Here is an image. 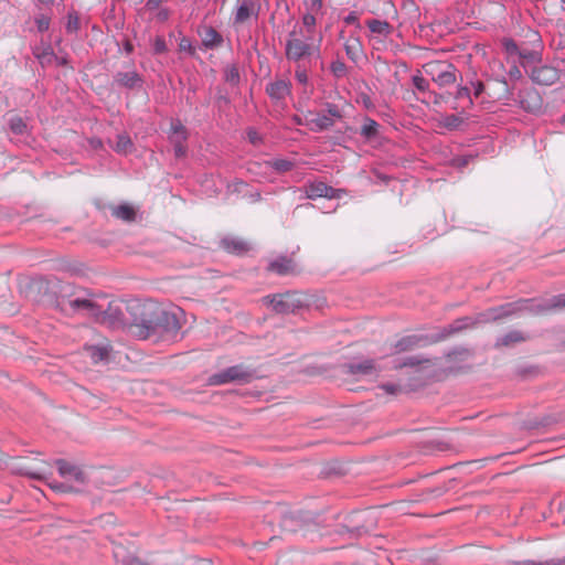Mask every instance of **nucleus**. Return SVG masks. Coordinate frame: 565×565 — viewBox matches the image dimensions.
I'll use <instances>...</instances> for the list:
<instances>
[{
	"mask_svg": "<svg viewBox=\"0 0 565 565\" xmlns=\"http://www.w3.org/2000/svg\"><path fill=\"white\" fill-rule=\"evenodd\" d=\"M563 309H565V294H559L548 299H520L514 302H507L489 308L475 318H459L445 327L440 333L433 337L435 342H438L475 324L495 321L518 315L519 312L527 311L534 315H543Z\"/></svg>",
	"mask_w": 565,
	"mask_h": 565,
	"instance_id": "nucleus-1",
	"label": "nucleus"
},
{
	"mask_svg": "<svg viewBox=\"0 0 565 565\" xmlns=\"http://www.w3.org/2000/svg\"><path fill=\"white\" fill-rule=\"evenodd\" d=\"M321 36L305 34L303 29L294 26L285 43V56L292 64H317L321 58Z\"/></svg>",
	"mask_w": 565,
	"mask_h": 565,
	"instance_id": "nucleus-2",
	"label": "nucleus"
},
{
	"mask_svg": "<svg viewBox=\"0 0 565 565\" xmlns=\"http://www.w3.org/2000/svg\"><path fill=\"white\" fill-rule=\"evenodd\" d=\"M182 316L183 311L180 308L157 310L150 317H142L139 322L135 323L136 334L140 339H148L152 335L174 339L181 329Z\"/></svg>",
	"mask_w": 565,
	"mask_h": 565,
	"instance_id": "nucleus-3",
	"label": "nucleus"
},
{
	"mask_svg": "<svg viewBox=\"0 0 565 565\" xmlns=\"http://www.w3.org/2000/svg\"><path fill=\"white\" fill-rule=\"evenodd\" d=\"M60 476L63 478L62 482H51L50 487L57 492H82L87 486L86 473L75 465H72L63 459L55 461Z\"/></svg>",
	"mask_w": 565,
	"mask_h": 565,
	"instance_id": "nucleus-4",
	"label": "nucleus"
},
{
	"mask_svg": "<svg viewBox=\"0 0 565 565\" xmlns=\"http://www.w3.org/2000/svg\"><path fill=\"white\" fill-rule=\"evenodd\" d=\"M265 299L277 313H294L309 305L307 296L298 291H287Z\"/></svg>",
	"mask_w": 565,
	"mask_h": 565,
	"instance_id": "nucleus-5",
	"label": "nucleus"
},
{
	"mask_svg": "<svg viewBox=\"0 0 565 565\" xmlns=\"http://www.w3.org/2000/svg\"><path fill=\"white\" fill-rule=\"evenodd\" d=\"M426 75L439 87L449 86L457 81V67L443 61H430L423 66Z\"/></svg>",
	"mask_w": 565,
	"mask_h": 565,
	"instance_id": "nucleus-6",
	"label": "nucleus"
},
{
	"mask_svg": "<svg viewBox=\"0 0 565 565\" xmlns=\"http://www.w3.org/2000/svg\"><path fill=\"white\" fill-rule=\"evenodd\" d=\"M189 131L180 119H171L170 129L168 131V140L173 146L174 157L177 159L184 158L188 153L186 141Z\"/></svg>",
	"mask_w": 565,
	"mask_h": 565,
	"instance_id": "nucleus-7",
	"label": "nucleus"
},
{
	"mask_svg": "<svg viewBox=\"0 0 565 565\" xmlns=\"http://www.w3.org/2000/svg\"><path fill=\"white\" fill-rule=\"evenodd\" d=\"M265 92L275 105H286L287 97L291 96L292 84L289 79L276 78L269 82Z\"/></svg>",
	"mask_w": 565,
	"mask_h": 565,
	"instance_id": "nucleus-8",
	"label": "nucleus"
},
{
	"mask_svg": "<svg viewBox=\"0 0 565 565\" xmlns=\"http://www.w3.org/2000/svg\"><path fill=\"white\" fill-rule=\"evenodd\" d=\"M250 376V372L245 370L243 366L233 365L211 375L209 383L212 385H222L234 381L246 382Z\"/></svg>",
	"mask_w": 565,
	"mask_h": 565,
	"instance_id": "nucleus-9",
	"label": "nucleus"
},
{
	"mask_svg": "<svg viewBox=\"0 0 565 565\" xmlns=\"http://www.w3.org/2000/svg\"><path fill=\"white\" fill-rule=\"evenodd\" d=\"M305 194L310 200H316L318 198H327V199H340L341 193L343 192L340 189H334L322 181H312L308 182L303 186Z\"/></svg>",
	"mask_w": 565,
	"mask_h": 565,
	"instance_id": "nucleus-10",
	"label": "nucleus"
},
{
	"mask_svg": "<svg viewBox=\"0 0 565 565\" xmlns=\"http://www.w3.org/2000/svg\"><path fill=\"white\" fill-rule=\"evenodd\" d=\"M435 343L434 337L428 334H408L395 342L393 350L395 353H402L416 348L426 347Z\"/></svg>",
	"mask_w": 565,
	"mask_h": 565,
	"instance_id": "nucleus-11",
	"label": "nucleus"
},
{
	"mask_svg": "<svg viewBox=\"0 0 565 565\" xmlns=\"http://www.w3.org/2000/svg\"><path fill=\"white\" fill-rule=\"evenodd\" d=\"M530 78L537 85L551 86L559 79V70L552 65L534 66Z\"/></svg>",
	"mask_w": 565,
	"mask_h": 565,
	"instance_id": "nucleus-12",
	"label": "nucleus"
},
{
	"mask_svg": "<svg viewBox=\"0 0 565 565\" xmlns=\"http://www.w3.org/2000/svg\"><path fill=\"white\" fill-rule=\"evenodd\" d=\"M239 4L236 8V12L234 14V23L242 24L250 18L257 19L262 4L260 0H238Z\"/></svg>",
	"mask_w": 565,
	"mask_h": 565,
	"instance_id": "nucleus-13",
	"label": "nucleus"
},
{
	"mask_svg": "<svg viewBox=\"0 0 565 565\" xmlns=\"http://www.w3.org/2000/svg\"><path fill=\"white\" fill-rule=\"evenodd\" d=\"M306 126L313 132H322L331 129L334 125L333 119L323 111L317 114L308 111L306 115Z\"/></svg>",
	"mask_w": 565,
	"mask_h": 565,
	"instance_id": "nucleus-14",
	"label": "nucleus"
},
{
	"mask_svg": "<svg viewBox=\"0 0 565 565\" xmlns=\"http://www.w3.org/2000/svg\"><path fill=\"white\" fill-rule=\"evenodd\" d=\"M114 78L119 86L127 89L141 88L143 85V78L136 71L118 72Z\"/></svg>",
	"mask_w": 565,
	"mask_h": 565,
	"instance_id": "nucleus-15",
	"label": "nucleus"
},
{
	"mask_svg": "<svg viewBox=\"0 0 565 565\" xmlns=\"http://www.w3.org/2000/svg\"><path fill=\"white\" fill-rule=\"evenodd\" d=\"M347 372L351 375H372L376 372L374 360L365 359L345 364Z\"/></svg>",
	"mask_w": 565,
	"mask_h": 565,
	"instance_id": "nucleus-16",
	"label": "nucleus"
},
{
	"mask_svg": "<svg viewBox=\"0 0 565 565\" xmlns=\"http://www.w3.org/2000/svg\"><path fill=\"white\" fill-rule=\"evenodd\" d=\"M202 46L205 50H214L220 47L223 42V35L216 31L213 26H206L200 32Z\"/></svg>",
	"mask_w": 565,
	"mask_h": 565,
	"instance_id": "nucleus-17",
	"label": "nucleus"
},
{
	"mask_svg": "<svg viewBox=\"0 0 565 565\" xmlns=\"http://www.w3.org/2000/svg\"><path fill=\"white\" fill-rule=\"evenodd\" d=\"M455 105L452 106L454 109L458 108H468L473 105V98L471 95V89L468 86H458L457 90L454 95Z\"/></svg>",
	"mask_w": 565,
	"mask_h": 565,
	"instance_id": "nucleus-18",
	"label": "nucleus"
},
{
	"mask_svg": "<svg viewBox=\"0 0 565 565\" xmlns=\"http://www.w3.org/2000/svg\"><path fill=\"white\" fill-rule=\"evenodd\" d=\"M356 520H365L369 521L367 524L356 525L350 529V532L361 535L363 533H367L375 525V516L373 515V511L366 510L363 512L355 513Z\"/></svg>",
	"mask_w": 565,
	"mask_h": 565,
	"instance_id": "nucleus-19",
	"label": "nucleus"
},
{
	"mask_svg": "<svg viewBox=\"0 0 565 565\" xmlns=\"http://www.w3.org/2000/svg\"><path fill=\"white\" fill-rule=\"evenodd\" d=\"M221 247L232 254L239 255L248 249L247 244L236 237H224L220 243Z\"/></svg>",
	"mask_w": 565,
	"mask_h": 565,
	"instance_id": "nucleus-20",
	"label": "nucleus"
},
{
	"mask_svg": "<svg viewBox=\"0 0 565 565\" xmlns=\"http://www.w3.org/2000/svg\"><path fill=\"white\" fill-rule=\"evenodd\" d=\"M294 269L292 260L286 256H279L271 260L268 265V270L278 275H286Z\"/></svg>",
	"mask_w": 565,
	"mask_h": 565,
	"instance_id": "nucleus-21",
	"label": "nucleus"
},
{
	"mask_svg": "<svg viewBox=\"0 0 565 565\" xmlns=\"http://www.w3.org/2000/svg\"><path fill=\"white\" fill-rule=\"evenodd\" d=\"M379 129H380V125L377 121H375L371 117H364L363 125L361 126V129H360V135L365 140H373L379 137Z\"/></svg>",
	"mask_w": 565,
	"mask_h": 565,
	"instance_id": "nucleus-22",
	"label": "nucleus"
},
{
	"mask_svg": "<svg viewBox=\"0 0 565 565\" xmlns=\"http://www.w3.org/2000/svg\"><path fill=\"white\" fill-rule=\"evenodd\" d=\"M113 216L125 222H132L136 218V210L128 203L119 204L111 210Z\"/></svg>",
	"mask_w": 565,
	"mask_h": 565,
	"instance_id": "nucleus-23",
	"label": "nucleus"
},
{
	"mask_svg": "<svg viewBox=\"0 0 565 565\" xmlns=\"http://www.w3.org/2000/svg\"><path fill=\"white\" fill-rule=\"evenodd\" d=\"M369 30L379 35L388 36L392 33V25L384 20L370 19L366 21Z\"/></svg>",
	"mask_w": 565,
	"mask_h": 565,
	"instance_id": "nucleus-24",
	"label": "nucleus"
},
{
	"mask_svg": "<svg viewBox=\"0 0 565 565\" xmlns=\"http://www.w3.org/2000/svg\"><path fill=\"white\" fill-rule=\"evenodd\" d=\"M344 51L347 56L354 63H356L362 55V44L358 38L348 40L344 43Z\"/></svg>",
	"mask_w": 565,
	"mask_h": 565,
	"instance_id": "nucleus-25",
	"label": "nucleus"
},
{
	"mask_svg": "<svg viewBox=\"0 0 565 565\" xmlns=\"http://www.w3.org/2000/svg\"><path fill=\"white\" fill-rule=\"evenodd\" d=\"M113 149L119 154H128L134 149L131 138L127 134H119Z\"/></svg>",
	"mask_w": 565,
	"mask_h": 565,
	"instance_id": "nucleus-26",
	"label": "nucleus"
},
{
	"mask_svg": "<svg viewBox=\"0 0 565 565\" xmlns=\"http://www.w3.org/2000/svg\"><path fill=\"white\" fill-rule=\"evenodd\" d=\"M71 307L75 310L84 309L89 311L92 315L97 316L100 310L99 308L89 299L85 298H76L71 301Z\"/></svg>",
	"mask_w": 565,
	"mask_h": 565,
	"instance_id": "nucleus-27",
	"label": "nucleus"
},
{
	"mask_svg": "<svg viewBox=\"0 0 565 565\" xmlns=\"http://www.w3.org/2000/svg\"><path fill=\"white\" fill-rule=\"evenodd\" d=\"M523 340H524V335L522 334V332H520L518 330H512V331L503 334L502 337L498 338L495 344L498 347H500V345L508 347L513 343L521 342Z\"/></svg>",
	"mask_w": 565,
	"mask_h": 565,
	"instance_id": "nucleus-28",
	"label": "nucleus"
},
{
	"mask_svg": "<svg viewBox=\"0 0 565 565\" xmlns=\"http://www.w3.org/2000/svg\"><path fill=\"white\" fill-rule=\"evenodd\" d=\"M316 64H295V78L301 85H307L309 82V72Z\"/></svg>",
	"mask_w": 565,
	"mask_h": 565,
	"instance_id": "nucleus-29",
	"label": "nucleus"
},
{
	"mask_svg": "<svg viewBox=\"0 0 565 565\" xmlns=\"http://www.w3.org/2000/svg\"><path fill=\"white\" fill-rule=\"evenodd\" d=\"M79 28H81L79 15L75 10H71L67 13V22L65 24L66 33L75 34L79 31Z\"/></svg>",
	"mask_w": 565,
	"mask_h": 565,
	"instance_id": "nucleus-30",
	"label": "nucleus"
},
{
	"mask_svg": "<svg viewBox=\"0 0 565 565\" xmlns=\"http://www.w3.org/2000/svg\"><path fill=\"white\" fill-rule=\"evenodd\" d=\"M90 358L95 363L104 361L109 355L108 345H92L89 347Z\"/></svg>",
	"mask_w": 565,
	"mask_h": 565,
	"instance_id": "nucleus-31",
	"label": "nucleus"
},
{
	"mask_svg": "<svg viewBox=\"0 0 565 565\" xmlns=\"http://www.w3.org/2000/svg\"><path fill=\"white\" fill-rule=\"evenodd\" d=\"M501 45L504 52L509 56H520L523 57L524 55L521 53L516 42L511 38H503L501 40Z\"/></svg>",
	"mask_w": 565,
	"mask_h": 565,
	"instance_id": "nucleus-32",
	"label": "nucleus"
},
{
	"mask_svg": "<svg viewBox=\"0 0 565 565\" xmlns=\"http://www.w3.org/2000/svg\"><path fill=\"white\" fill-rule=\"evenodd\" d=\"M301 21H302V26H300V28L303 29L305 34L316 35V25H317L316 14L306 12L302 15Z\"/></svg>",
	"mask_w": 565,
	"mask_h": 565,
	"instance_id": "nucleus-33",
	"label": "nucleus"
},
{
	"mask_svg": "<svg viewBox=\"0 0 565 565\" xmlns=\"http://www.w3.org/2000/svg\"><path fill=\"white\" fill-rule=\"evenodd\" d=\"M224 79L233 86H237L239 84L241 75L238 67L235 64L230 65L225 68Z\"/></svg>",
	"mask_w": 565,
	"mask_h": 565,
	"instance_id": "nucleus-34",
	"label": "nucleus"
},
{
	"mask_svg": "<svg viewBox=\"0 0 565 565\" xmlns=\"http://www.w3.org/2000/svg\"><path fill=\"white\" fill-rule=\"evenodd\" d=\"M322 111L333 119V125L343 118L342 109L333 103H326Z\"/></svg>",
	"mask_w": 565,
	"mask_h": 565,
	"instance_id": "nucleus-35",
	"label": "nucleus"
},
{
	"mask_svg": "<svg viewBox=\"0 0 565 565\" xmlns=\"http://www.w3.org/2000/svg\"><path fill=\"white\" fill-rule=\"evenodd\" d=\"M10 130L15 135H23L26 130V124L19 116H13L9 119Z\"/></svg>",
	"mask_w": 565,
	"mask_h": 565,
	"instance_id": "nucleus-36",
	"label": "nucleus"
},
{
	"mask_svg": "<svg viewBox=\"0 0 565 565\" xmlns=\"http://www.w3.org/2000/svg\"><path fill=\"white\" fill-rule=\"evenodd\" d=\"M330 72L334 77L342 78L347 75L348 68L345 63L338 58L331 62Z\"/></svg>",
	"mask_w": 565,
	"mask_h": 565,
	"instance_id": "nucleus-37",
	"label": "nucleus"
},
{
	"mask_svg": "<svg viewBox=\"0 0 565 565\" xmlns=\"http://www.w3.org/2000/svg\"><path fill=\"white\" fill-rule=\"evenodd\" d=\"M270 167L277 172H288L294 168V162L287 159H274L269 162Z\"/></svg>",
	"mask_w": 565,
	"mask_h": 565,
	"instance_id": "nucleus-38",
	"label": "nucleus"
},
{
	"mask_svg": "<svg viewBox=\"0 0 565 565\" xmlns=\"http://www.w3.org/2000/svg\"><path fill=\"white\" fill-rule=\"evenodd\" d=\"M412 83L418 92L423 94L429 93V82L426 78H424L420 74L413 75Z\"/></svg>",
	"mask_w": 565,
	"mask_h": 565,
	"instance_id": "nucleus-39",
	"label": "nucleus"
},
{
	"mask_svg": "<svg viewBox=\"0 0 565 565\" xmlns=\"http://www.w3.org/2000/svg\"><path fill=\"white\" fill-rule=\"evenodd\" d=\"M462 124V118L457 115H447L443 118V126L449 130H455Z\"/></svg>",
	"mask_w": 565,
	"mask_h": 565,
	"instance_id": "nucleus-40",
	"label": "nucleus"
},
{
	"mask_svg": "<svg viewBox=\"0 0 565 565\" xmlns=\"http://www.w3.org/2000/svg\"><path fill=\"white\" fill-rule=\"evenodd\" d=\"M475 157L476 156L472 153L455 156L451 158L450 164L452 167L461 169V168L466 167L470 161H472L475 159Z\"/></svg>",
	"mask_w": 565,
	"mask_h": 565,
	"instance_id": "nucleus-41",
	"label": "nucleus"
},
{
	"mask_svg": "<svg viewBox=\"0 0 565 565\" xmlns=\"http://www.w3.org/2000/svg\"><path fill=\"white\" fill-rule=\"evenodd\" d=\"M303 4L307 13H312L317 15L322 12V0H305Z\"/></svg>",
	"mask_w": 565,
	"mask_h": 565,
	"instance_id": "nucleus-42",
	"label": "nucleus"
},
{
	"mask_svg": "<svg viewBox=\"0 0 565 565\" xmlns=\"http://www.w3.org/2000/svg\"><path fill=\"white\" fill-rule=\"evenodd\" d=\"M519 565H565V557L564 558H551V559H547L544 562L526 559V561L520 562Z\"/></svg>",
	"mask_w": 565,
	"mask_h": 565,
	"instance_id": "nucleus-43",
	"label": "nucleus"
},
{
	"mask_svg": "<svg viewBox=\"0 0 565 565\" xmlns=\"http://www.w3.org/2000/svg\"><path fill=\"white\" fill-rule=\"evenodd\" d=\"M36 29L40 33L46 32L50 28L51 19L45 14H38L34 18Z\"/></svg>",
	"mask_w": 565,
	"mask_h": 565,
	"instance_id": "nucleus-44",
	"label": "nucleus"
},
{
	"mask_svg": "<svg viewBox=\"0 0 565 565\" xmlns=\"http://www.w3.org/2000/svg\"><path fill=\"white\" fill-rule=\"evenodd\" d=\"M179 50L186 52L191 56L195 54V47L192 45L191 40L186 36H182L179 40Z\"/></svg>",
	"mask_w": 565,
	"mask_h": 565,
	"instance_id": "nucleus-45",
	"label": "nucleus"
},
{
	"mask_svg": "<svg viewBox=\"0 0 565 565\" xmlns=\"http://www.w3.org/2000/svg\"><path fill=\"white\" fill-rule=\"evenodd\" d=\"M52 57H54L58 65H66L67 60L65 57H57L54 55L53 51L51 49L44 50L42 55L40 56L41 62L50 61Z\"/></svg>",
	"mask_w": 565,
	"mask_h": 565,
	"instance_id": "nucleus-46",
	"label": "nucleus"
},
{
	"mask_svg": "<svg viewBox=\"0 0 565 565\" xmlns=\"http://www.w3.org/2000/svg\"><path fill=\"white\" fill-rule=\"evenodd\" d=\"M469 83L472 89V98H479L481 94L484 92V84L477 78L471 79Z\"/></svg>",
	"mask_w": 565,
	"mask_h": 565,
	"instance_id": "nucleus-47",
	"label": "nucleus"
},
{
	"mask_svg": "<svg viewBox=\"0 0 565 565\" xmlns=\"http://www.w3.org/2000/svg\"><path fill=\"white\" fill-rule=\"evenodd\" d=\"M532 94H533V96H534V98H535V100H534V104H533V105H530V104H529L525 99H523L521 96H520V99H519L521 107H522L523 109L527 110V111H534L535 109H537V108L540 107V97H539V95H537L535 92H533Z\"/></svg>",
	"mask_w": 565,
	"mask_h": 565,
	"instance_id": "nucleus-48",
	"label": "nucleus"
},
{
	"mask_svg": "<svg viewBox=\"0 0 565 565\" xmlns=\"http://www.w3.org/2000/svg\"><path fill=\"white\" fill-rule=\"evenodd\" d=\"M152 50L154 54H162L167 52V43L162 36H157L152 44Z\"/></svg>",
	"mask_w": 565,
	"mask_h": 565,
	"instance_id": "nucleus-49",
	"label": "nucleus"
},
{
	"mask_svg": "<svg viewBox=\"0 0 565 565\" xmlns=\"http://www.w3.org/2000/svg\"><path fill=\"white\" fill-rule=\"evenodd\" d=\"M343 21L348 25H354L358 29L361 28V24H360V21H359V14L355 11L349 12V14L344 17Z\"/></svg>",
	"mask_w": 565,
	"mask_h": 565,
	"instance_id": "nucleus-50",
	"label": "nucleus"
},
{
	"mask_svg": "<svg viewBox=\"0 0 565 565\" xmlns=\"http://www.w3.org/2000/svg\"><path fill=\"white\" fill-rule=\"evenodd\" d=\"M422 363V360L416 356H409L404 359L402 362L395 365V367H404V366H416Z\"/></svg>",
	"mask_w": 565,
	"mask_h": 565,
	"instance_id": "nucleus-51",
	"label": "nucleus"
},
{
	"mask_svg": "<svg viewBox=\"0 0 565 565\" xmlns=\"http://www.w3.org/2000/svg\"><path fill=\"white\" fill-rule=\"evenodd\" d=\"M23 473L25 476H28L29 478H31V479H39V480L45 479L46 475H47L46 471H44V470H36L35 471V470H30V469H25L23 471Z\"/></svg>",
	"mask_w": 565,
	"mask_h": 565,
	"instance_id": "nucleus-52",
	"label": "nucleus"
},
{
	"mask_svg": "<svg viewBox=\"0 0 565 565\" xmlns=\"http://www.w3.org/2000/svg\"><path fill=\"white\" fill-rule=\"evenodd\" d=\"M497 81H498V83H500L502 85V88H503V94L500 98L509 100L510 97L512 96V90L510 89L507 79L504 77H501Z\"/></svg>",
	"mask_w": 565,
	"mask_h": 565,
	"instance_id": "nucleus-53",
	"label": "nucleus"
},
{
	"mask_svg": "<svg viewBox=\"0 0 565 565\" xmlns=\"http://www.w3.org/2000/svg\"><path fill=\"white\" fill-rule=\"evenodd\" d=\"M247 138H248L249 142L254 146H257L262 142V137L254 128H249L247 130Z\"/></svg>",
	"mask_w": 565,
	"mask_h": 565,
	"instance_id": "nucleus-54",
	"label": "nucleus"
},
{
	"mask_svg": "<svg viewBox=\"0 0 565 565\" xmlns=\"http://www.w3.org/2000/svg\"><path fill=\"white\" fill-rule=\"evenodd\" d=\"M508 75L512 81H519L522 77V73L515 64L509 68Z\"/></svg>",
	"mask_w": 565,
	"mask_h": 565,
	"instance_id": "nucleus-55",
	"label": "nucleus"
},
{
	"mask_svg": "<svg viewBox=\"0 0 565 565\" xmlns=\"http://www.w3.org/2000/svg\"><path fill=\"white\" fill-rule=\"evenodd\" d=\"M382 390H384L387 394H391V395H394V394H397L399 392V386L396 385V384H392V383H386V384H383L382 386Z\"/></svg>",
	"mask_w": 565,
	"mask_h": 565,
	"instance_id": "nucleus-56",
	"label": "nucleus"
},
{
	"mask_svg": "<svg viewBox=\"0 0 565 565\" xmlns=\"http://www.w3.org/2000/svg\"><path fill=\"white\" fill-rule=\"evenodd\" d=\"M162 3V0H147L146 8L150 11L157 10Z\"/></svg>",
	"mask_w": 565,
	"mask_h": 565,
	"instance_id": "nucleus-57",
	"label": "nucleus"
},
{
	"mask_svg": "<svg viewBox=\"0 0 565 565\" xmlns=\"http://www.w3.org/2000/svg\"><path fill=\"white\" fill-rule=\"evenodd\" d=\"M125 564L126 565H143V563L135 556H128L125 561Z\"/></svg>",
	"mask_w": 565,
	"mask_h": 565,
	"instance_id": "nucleus-58",
	"label": "nucleus"
},
{
	"mask_svg": "<svg viewBox=\"0 0 565 565\" xmlns=\"http://www.w3.org/2000/svg\"><path fill=\"white\" fill-rule=\"evenodd\" d=\"M292 121L296 124V125H299V126H306V115L303 117L301 116H298V115H295L292 117Z\"/></svg>",
	"mask_w": 565,
	"mask_h": 565,
	"instance_id": "nucleus-59",
	"label": "nucleus"
},
{
	"mask_svg": "<svg viewBox=\"0 0 565 565\" xmlns=\"http://www.w3.org/2000/svg\"><path fill=\"white\" fill-rule=\"evenodd\" d=\"M109 310L111 311L110 316L114 318V321L121 320V312L118 309L113 310L111 308H109Z\"/></svg>",
	"mask_w": 565,
	"mask_h": 565,
	"instance_id": "nucleus-60",
	"label": "nucleus"
},
{
	"mask_svg": "<svg viewBox=\"0 0 565 565\" xmlns=\"http://www.w3.org/2000/svg\"><path fill=\"white\" fill-rule=\"evenodd\" d=\"M158 18L161 20V21H164L169 18V11L168 9H162L159 13H158Z\"/></svg>",
	"mask_w": 565,
	"mask_h": 565,
	"instance_id": "nucleus-61",
	"label": "nucleus"
},
{
	"mask_svg": "<svg viewBox=\"0 0 565 565\" xmlns=\"http://www.w3.org/2000/svg\"><path fill=\"white\" fill-rule=\"evenodd\" d=\"M249 196H250V199H252V201H253V202H257V201H259V200H260V193H259V192H257V191H256V192L250 193V195H249Z\"/></svg>",
	"mask_w": 565,
	"mask_h": 565,
	"instance_id": "nucleus-62",
	"label": "nucleus"
},
{
	"mask_svg": "<svg viewBox=\"0 0 565 565\" xmlns=\"http://www.w3.org/2000/svg\"><path fill=\"white\" fill-rule=\"evenodd\" d=\"M125 50H126L127 53H131L134 47H132V45L130 43H126L125 44Z\"/></svg>",
	"mask_w": 565,
	"mask_h": 565,
	"instance_id": "nucleus-63",
	"label": "nucleus"
},
{
	"mask_svg": "<svg viewBox=\"0 0 565 565\" xmlns=\"http://www.w3.org/2000/svg\"><path fill=\"white\" fill-rule=\"evenodd\" d=\"M214 3H218L221 7H224L226 0H212Z\"/></svg>",
	"mask_w": 565,
	"mask_h": 565,
	"instance_id": "nucleus-64",
	"label": "nucleus"
}]
</instances>
